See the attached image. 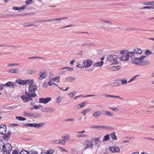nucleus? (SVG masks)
<instances>
[{
  "mask_svg": "<svg viewBox=\"0 0 154 154\" xmlns=\"http://www.w3.org/2000/svg\"><path fill=\"white\" fill-rule=\"evenodd\" d=\"M36 72V71L35 70H28L26 72V73L29 74H35Z\"/></svg>",
  "mask_w": 154,
  "mask_h": 154,
  "instance_id": "473e14b6",
  "label": "nucleus"
},
{
  "mask_svg": "<svg viewBox=\"0 0 154 154\" xmlns=\"http://www.w3.org/2000/svg\"><path fill=\"white\" fill-rule=\"evenodd\" d=\"M20 154H29V152L25 150H22L20 152Z\"/></svg>",
  "mask_w": 154,
  "mask_h": 154,
  "instance_id": "09e8293b",
  "label": "nucleus"
},
{
  "mask_svg": "<svg viewBox=\"0 0 154 154\" xmlns=\"http://www.w3.org/2000/svg\"><path fill=\"white\" fill-rule=\"evenodd\" d=\"M133 63L134 64L137 65H140V60L139 61H133Z\"/></svg>",
  "mask_w": 154,
  "mask_h": 154,
  "instance_id": "5fc2aeb1",
  "label": "nucleus"
},
{
  "mask_svg": "<svg viewBox=\"0 0 154 154\" xmlns=\"http://www.w3.org/2000/svg\"><path fill=\"white\" fill-rule=\"evenodd\" d=\"M135 29L133 28H127L126 29V30L127 31H131V30H135L136 29Z\"/></svg>",
  "mask_w": 154,
  "mask_h": 154,
  "instance_id": "0e129e2a",
  "label": "nucleus"
},
{
  "mask_svg": "<svg viewBox=\"0 0 154 154\" xmlns=\"http://www.w3.org/2000/svg\"><path fill=\"white\" fill-rule=\"evenodd\" d=\"M145 56H143L142 57H135V59L136 60H143L145 58Z\"/></svg>",
  "mask_w": 154,
  "mask_h": 154,
  "instance_id": "72a5a7b5",
  "label": "nucleus"
},
{
  "mask_svg": "<svg viewBox=\"0 0 154 154\" xmlns=\"http://www.w3.org/2000/svg\"><path fill=\"white\" fill-rule=\"evenodd\" d=\"M16 118L17 119L20 121H25L26 120L25 118L23 117L22 116H17L16 117Z\"/></svg>",
  "mask_w": 154,
  "mask_h": 154,
  "instance_id": "c9c22d12",
  "label": "nucleus"
},
{
  "mask_svg": "<svg viewBox=\"0 0 154 154\" xmlns=\"http://www.w3.org/2000/svg\"><path fill=\"white\" fill-rule=\"evenodd\" d=\"M120 85V83L116 82L112 83L111 84V85L113 87L119 86Z\"/></svg>",
  "mask_w": 154,
  "mask_h": 154,
  "instance_id": "2f4dec72",
  "label": "nucleus"
},
{
  "mask_svg": "<svg viewBox=\"0 0 154 154\" xmlns=\"http://www.w3.org/2000/svg\"><path fill=\"white\" fill-rule=\"evenodd\" d=\"M4 86H6L7 87H9L11 88H14L15 86V84L10 82H8L5 84H3Z\"/></svg>",
  "mask_w": 154,
  "mask_h": 154,
  "instance_id": "2eb2a0df",
  "label": "nucleus"
},
{
  "mask_svg": "<svg viewBox=\"0 0 154 154\" xmlns=\"http://www.w3.org/2000/svg\"><path fill=\"white\" fill-rule=\"evenodd\" d=\"M100 139L99 137L95 138L94 139L95 143L96 144H98L100 141Z\"/></svg>",
  "mask_w": 154,
  "mask_h": 154,
  "instance_id": "a18cd8bd",
  "label": "nucleus"
},
{
  "mask_svg": "<svg viewBox=\"0 0 154 154\" xmlns=\"http://www.w3.org/2000/svg\"><path fill=\"white\" fill-rule=\"evenodd\" d=\"M130 52L132 54V55H131L132 57L134 56L135 54H141L142 53V51L141 49L136 48L133 50V52Z\"/></svg>",
  "mask_w": 154,
  "mask_h": 154,
  "instance_id": "9d476101",
  "label": "nucleus"
},
{
  "mask_svg": "<svg viewBox=\"0 0 154 154\" xmlns=\"http://www.w3.org/2000/svg\"><path fill=\"white\" fill-rule=\"evenodd\" d=\"M29 92H26L25 95L21 96V98L25 102L30 100H32V97L37 96L36 94L35 93L36 91L38 89V87L33 84L29 85L28 87Z\"/></svg>",
  "mask_w": 154,
  "mask_h": 154,
  "instance_id": "f257e3e1",
  "label": "nucleus"
},
{
  "mask_svg": "<svg viewBox=\"0 0 154 154\" xmlns=\"http://www.w3.org/2000/svg\"><path fill=\"white\" fill-rule=\"evenodd\" d=\"M101 114V112L100 111H98L93 112L92 114V115L95 118H97L100 116Z\"/></svg>",
  "mask_w": 154,
  "mask_h": 154,
  "instance_id": "4be33fe9",
  "label": "nucleus"
},
{
  "mask_svg": "<svg viewBox=\"0 0 154 154\" xmlns=\"http://www.w3.org/2000/svg\"><path fill=\"white\" fill-rule=\"evenodd\" d=\"M127 81L126 80L123 79L121 81V84L122 85H125L127 84Z\"/></svg>",
  "mask_w": 154,
  "mask_h": 154,
  "instance_id": "49530a36",
  "label": "nucleus"
},
{
  "mask_svg": "<svg viewBox=\"0 0 154 154\" xmlns=\"http://www.w3.org/2000/svg\"><path fill=\"white\" fill-rule=\"evenodd\" d=\"M110 135L109 134H107L104 136L103 141H106L109 140Z\"/></svg>",
  "mask_w": 154,
  "mask_h": 154,
  "instance_id": "c756f323",
  "label": "nucleus"
},
{
  "mask_svg": "<svg viewBox=\"0 0 154 154\" xmlns=\"http://www.w3.org/2000/svg\"><path fill=\"white\" fill-rule=\"evenodd\" d=\"M55 109L50 107H43L42 109V111L43 112H55Z\"/></svg>",
  "mask_w": 154,
  "mask_h": 154,
  "instance_id": "0eeeda50",
  "label": "nucleus"
},
{
  "mask_svg": "<svg viewBox=\"0 0 154 154\" xmlns=\"http://www.w3.org/2000/svg\"><path fill=\"white\" fill-rule=\"evenodd\" d=\"M132 54L130 52H126L125 54L122 55V56L120 58V60L123 62L127 61L129 60V58L132 57Z\"/></svg>",
  "mask_w": 154,
  "mask_h": 154,
  "instance_id": "20e7f679",
  "label": "nucleus"
},
{
  "mask_svg": "<svg viewBox=\"0 0 154 154\" xmlns=\"http://www.w3.org/2000/svg\"><path fill=\"white\" fill-rule=\"evenodd\" d=\"M29 154H38V153L37 152L33 151V150H31L29 152Z\"/></svg>",
  "mask_w": 154,
  "mask_h": 154,
  "instance_id": "680f3d73",
  "label": "nucleus"
},
{
  "mask_svg": "<svg viewBox=\"0 0 154 154\" xmlns=\"http://www.w3.org/2000/svg\"><path fill=\"white\" fill-rule=\"evenodd\" d=\"M64 142L62 141V140L57 139L53 140L52 141V143H54L55 144H61L63 145V143Z\"/></svg>",
  "mask_w": 154,
  "mask_h": 154,
  "instance_id": "a211bd4d",
  "label": "nucleus"
},
{
  "mask_svg": "<svg viewBox=\"0 0 154 154\" xmlns=\"http://www.w3.org/2000/svg\"><path fill=\"white\" fill-rule=\"evenodd\" d=\"M33 82V80H31L30 79H26L24 80V85L26 84L28 85H32Z\"/></svg>",
  "mask_w": 154,
  "mask_h": 154,
  "instance_id": "412c9836",
  "label": "nucleus"
},
{
  "mask_svg": "<svg viewBox=\"0 0 154 154\" xmlns=\"http://www.w3.org/2000/svg\"><path fill=\"white\" fill-rule=\"evenodd\" d=\"M15 82L20 85H24V80L18 79L15 80Z\"/></svg>",
  "mask_w": 154,
  "mask_h": 154,
  "instance_id": "b1692460",
  "label": "nucleus"
},
{
  "mask_svg": "<svg viewBox=\"0 0 154 154\" xmlns=\"http://www.w3.org/2000/svg\"><path fill=\"white\" fill-rule=\"evenodd\" d=\"M150 63L148 60H141L140 65L142 66H144L146 65H150Z\"/></svg>",
  "mask_w": 154,
  "mask_h": 154,
  "instance_id": "6ab92c4d",
  "label": "nucleus"
},
{
  "mask_svg": "<svg viewBox=\"0 0 154 154\" xmlns=\"http://www.w3.org/2000/svg\"><path fill=\"white\" fill-rule=\"evenodd\" d=\"M111 137L113 140H117V136L116 135V133L113 132L112 133L111 135Z\"/></svg>",
  "mask_w": 154,
  "mask_h": 154,
  "instance_id": "bb28decb",
  "label": "nucleus"
},
{
  "mask_svg": "<svg viewBox=\"0 0 154 154\" xmlns=\"http://www.w3.org/2000/svg\"><path fill=\"white\" fill-rule=\"evenodd\" d=\"M104 114L109 116L113 117L114 116V114L111 112H108L107 111H104Z\"/></svg>",
  "mask_w": 154,
  "mask_h": 154,
  "instance_id": "a878e982",
  "label": "nucleus"
},
{
  "mask_svg": "<svg viewBox=\"0 0 154 154\" xmlns=\"http://www.w3.org/2000/svg\"><path fill=\"white\" fill-rule=\"evenodd\" d=\"M53 74L52 73H51V72L49 73V79H52V77L53 76Z\"/></svg>",
  "mask_w": 154,
  "mask_h": 154,
  "instance_id": "774afa93",
  "label": "nucleus"
},
{
  "mask_svg": "<svg viewBox=\"0 0 154 154\" xmlns=\"http://www.w3.org/2000/svg\"><path fill=\"white\" fill-rule=\"evenodd\" d=\"M103 63V62L101 61L94 63V66L96 67H100L102 66Z\"/></svg>",
  "mask_w": 154,
  "mask_h": 154,
  "instance_id": "5701e85b",
  "label": "nucleus"
},
{
  "mask_svg": "<svg viewBox=\"0 0 154 154\" xmlns=\"http://www.w3.org/2000/svg\"><path fill=\"white\" fill-rule=\"evenodd\" d=\"M19 69H10L8 72L12 73L18 74Z\"/></svg>",
  "mask_w": 154,
  "mask_h": 154,
  "instance_id": "dca6fc26",
  "label": "nucleus"
},
{
  "mask_svg": "<svg viewBox=\"0 0 154 154\" xmlns=\"http://www.w3.org/2000/svg\"><path fill=\"white\" fill-rule=\"evenodd\" d=\"M62 141L64 142L63 143V145L65 144L66 140H70V137L69 135H67L64 137H62Z\"/></svg>",
  "mask_w": 154,
  "mask_h": 154,
  "instance_id": "aec40b11",
  "label": "nucleus"
},
{
  "mask_svg": "<svg viewBox=\"0 0 154 154\" xmlns=\"http://www.w3.org/2000/svg\"><path fill=\"white\" fill-rule=\"evenodd\" d=\"M126 52H129L128 51V50H125L123 51H120V53L122 55L125 54L126 53Z\"/></svg>",
  "mask_w": 154,
  "mask_h": 154,
  "instance_id": "13d9d810",
  "label": "nucleus"
},
{
  "mask_svg": "<svg viewBox=\"0 0 154 154\" xmlns=\"http://www.w3.org/2000/svg\"><path fill=\"white\" fill-rule=\"evenodd\" d=\"M63 69H66L68 71H72L73 70V68L70 67H66L62 68Z\"/></svg>",
  "mask_w": 154,
  "mask_h": 154,
  "instance_id": "de8ad7c7",
  "label": "nucleus"
},
{
  "mask_svg": "<svg viewBox=\"0 0 154 154\" xmlns=\"http://www.w3.org/2000/svg\"><path fill=\"white\" fill-rule=\"evenodd\" d=\"M152 52H151L149 50H148L146 51L145 52V54L146 55H149L152 54Z\"/></svg>",
  "mask_w": 154,
  "mask_h": 154,
  "instance_id": "603ef678",
  "label": "nucleus"
},
{
  "mask_svg": "<svg viewBox=\"0 0 154 154\" xmlns=\"http://www.w3.org/2000/svg\"><path fill=\"white\" fill-rule=\"evenodd\" d=\"M6 131V126L5 125H0V134H4Z\"/></svg>",
  "mask_w": 154,
  "mask_h": 154,
  "instance_id": "f8f14e48",
  "label": "nucleus"
},
{
  "mask_svg": "<svg viewBox=\"0 0 154 154\" xmlns=\"http://www.w3.org/2000/svg\"><path fill=\"white\" fill-rule=\"evenodd\" d=\"M139 76L140 75H135L134 77L131 79L130 80L128 81V82L129 83L131 82H132L134 81L137 80V78L139 77Z\"/></svg>",
  "mask_w": 154,
  "mask_h": 154,
  "instance_id": "cd10ccee",
  "label": "nucleus"
},
{
  "mask_svg": "<svg viewBox=\"0 0 154 154\" xmlns=\"http://www.w3.org/2000/svg\"><path fill=\"white\" fill-rule=\"evenodd\" d=\"M25 125L26 126H28L30 127H35L38 128L43 127L45 125V124L43 122L38 124L34 123H33L26 124Z\"/></svg>",
  "mask_w": 154,
  "mask_h": 154,
  "instance_id": "39448f33",
  "label": "nucleus"
},
{
  "mask_svg": "<svg viewBox=\"0 0 154 154\" xmlns=\"http://www.w3.org/2000/svg\"><path fill=\"white\" fill-rule=\"evenodd\" d=\"M141 9H154V7L153 6H145L141 8Z\"/></svg>",
  "mask_w": 154,
  "mask_h": 154,
  "instance_id": "79ce46f5",
  "label": "nucleus"
},
{
  "mask_svg": "<svg viewBox=\"0 0 154 154\" xmlns=\"http://www.w3.org/2000/svg\"><path fill=\"white\" fill-rule=\"evenodd\" d=\"M100 95L103 96H105V97H111L113 98H119L121 100L124 99L123 98L120 97L119 96H117L112 95H108V94H100Z\"/></svg>",
  "mask_w": 154,
  "mask_h": 154,
  "instance_id": "4468645a",
  "label": "nucleus"
},
{
  "mask_svg": "<svg viewBox=\"0 0 154 154\" xmlns=\"http://www.w3.org/2000/svg\"><path fill=\"white\" fill-rule=\"evenodd\" d=\"M76 78L75 77H68L66 78V80L67 82H71L72 81H75L76 80Z\"/></svg>",
  "mask_w": 154,
  "mask_h": 154,
  "instance_id": "f3484780",
  "label": "nucleus"
},
{
  "mask_svg": "<svg viewBox=\"0 0 154 154\" xmlns=\"http://www.w3.org/2000/svg\"><path fill=\"white\" fill-rule=\"evenodd\" d=\"M35 118H38L42 116V114L40 113H34Z\"/></svg>",
  "mask_w": 154,
  "mask_h": 154,
  "instance_id": "ea45409f",
  "label": "nucleus"
},
{
  "mask_svg": "<svg viewBox=\"0 0 154 154\" xmlns=\"http://www.w3.org/2000/svg\"><path fill=\"white\" fill-rule=\"evenodd\" d=\"M52 98L51 97H46L45 98H41L39 99V103H43L46 104L50 101L51 100Z\"/></svg>",
  "mask_w": 154,
  "mask_h": 154,
  "instance_id": "6e6552de",
  "label": "nucleus"
},
{
  "mask_svg": "<svg viewBox=\"0 0 154 154\" xmlns=\"http://www.w3.org/2000/svg\"><path fill=\"white\" fill-rule=\"evenodd\" d=\"M28 58L29 59H34L36 60H39L40 59H43V58L42 57L38 56H36L33 57H29Z\"/></svg>",
  "mask_w": 154,
  "mask_h": 154,
  "instance_id": "4c0bfd02",
  "label": "nucleus"
},
{
  "mask_svg": "<svg viewBox=\"0 0 154 154\" xmlns=\"http://www.w3.org/2000/svg\"><path fill=\"white\" fill-rule=\"evenodd\" d=\"M109 150L112 153L118 152L120 151L119 148L116 146H112L109 147Z\"/></svg>",
  "mask_w": 154,
  "mask_h": 154,
  "instance_id": "9b49d317",
  "label": "nucleus"
},
{
  "mask_svg": "<svg viewBox=\"0 0 154 154\" xmlns=\"http://www.w3.org/2000/svg\"><path fill=\"white\" fill-rule=\"evenodd\" d=\"M27 7L26 5H24L23 6L20 7H18V9L19 10H21L22 9H24L26 8Z\"/></svg>",
  "mask_w": 154,
  "mask_h": 154,
  "instance_id": "4d7b16f0",
  "label": "nucleus"
},
{
  "mask_svg": "<svg viewBox=\"0 0 154 154\" xmlns=\"http://www.w3.org/2000/svg\"><path fill=\"white\" fill-rule=\"evenodd\" d=\"M68 17H63L60 18H57L56 19H53L54 21H55L57 22H58L59 21H61L62 20H64L65 19H68Z\"/></svg>",
  "mask_w": 154,
  "mask_h": 154,
  "instance_id": "393cba45",
  "label": "nucleus"
},
{
  "mask_svg": "<svg viewBox=\"0 0 154 154\" xmlns=\"http://www.w3.org/2000/svg\"><path fill=\"white\" fill-rule=\"evenodd\" d=\"M74 119L72 118H69L67 119H65L63 120V121L64 122H66V121H69V122H72L74 121Z\"/></svg>",
  "mask_w": 154,
  "mask_h": 154,
  "instance_id": "a19ab883",
  "label": "nucleus"
},
{
  "mask_svg": "<svg viewBox=\"0 0 154 154\" xmlns=\"http://www.w3.org/2000/svg\"><path fill=\"white\" fill-rule=\"evenodd\" d=\"M91 110V109H90L88 108V109H86L84 110H83L82 112V113L84 115H85V114L88 112L90 110Z\"/></svg>",
  "mask_w": 154,
  "mask_h": 154,
  "instance_id": "e433bc0d",
  "label": "nucleus"
},
{
  "mask_svg": "<svg viewBox=\"0 0 154 154\" xmlns=\"http://www.w3.org/2000/svg\"><path fill=\"white\" fill-rule=\"evenodd\" d=\"M62 98L60 97H58L57 99V100L56 101V102L57 103H60L62 100Z\"/></svg>",
  "mask_w": 154,
  "mask_h": 154,
  "instance_id": "3c124183",
  "label": "nucleus"
},
{
  "mask_svg": "<svg viewBox=\"0 0 154 154\" xmlns=\"http://www.w3.org/2000/svg\"><path fill=\"white\" fill-rule=\"evenodd\" d=\"M118 58V56L116 55H111L107 57V59L108 61L112 62V64H115L118 63L117 59Z\"/></svg>",
  "mask_w": 154,
  "mask_h": 154,
  "instance_id": "7ed1b4c3",
  "label": "nucleus"
},
{
  "mask_svg": "<svg viewBox=\"0 0 154 154\" xmlns=\"http://www.w3.org/2000/svg\"><path fill=\"white\" fill-rule=\"evenodd\" d=\"M48 83L46 82H45L42 84V86L43 87H47L48 86Z\"/></svg>",
  "mask_w": 154,
  "mask_h": 154,
  "instance_id": "338daca9",
  "label": "nucleus"
},
{
  "mask_svg": "<svg viewBox=\"0 0 154 154\" xmlns=\"http://www.w3.org/2000/svg\"><path fill=\"white\" fill-rule=\"evenodd\" d=\"M31 113H28L26 112H24L23 113V115L28 117H30V116Z\"/></svg>",
  "mask_w": 154,
  "mask_h": 154,
  "instance_id": "bf43d9fd",
  "label": "nucleus"
},
{
  "mask_svg": "<svg viewBox=\"0 0 154 154\" xmlns=\"http://www.w3.org/2000/svg\"><path fill=\"white\" fill-rule=\"evenodd\" d=\"M144 4L146 5H152L154 4V1L150 2H147L145 3Z\"/></svg>",
  "mask_w": 154,
  "mask_h": 154,
  "instance_id": "864d4df0",
  "label": "nucleus"
},
{
  "mask_svg": "<svg viewBox=\"0 0 154 154\" xmlns=\"http://www.w3.org/2000/svg\"><path fill=\"white\" fill-rule=\"evenodd\" d=\"M40 76L39 77L38 79L39 80H42L45 78L47 76L45 70H43L41 71L39 73Z\"/></svg>",
  "mask_w": 154,
  "mask_h": 154,
  "instance_id": "ddd939ff",
  "label": "nucleus"
},
{
  "mask_svg": "<svg viewBox=\"0 0 154 154\" xmlns=\"http://www.w3.org/2000/svg\"><path fill=\"white\" fill-rule=\"evenodd\" d=\"M54 150L53 149H51L50 150H48L46 152V154H53L54 152Z\"/></svg>",
  "mask_w": 154,
  "mask_h": 154,
  "instance_id": "f704fd0d",
  "label": "nucleus"
},
{
  "mask_svg": "<svg viewBox=\"0 0 154 154\" xmlns=\"http://www.w3.org/2000/svg\"><path fill=\"white\" fill-rule=\"evenodd\" d=\"M60 79L59 78V77H55V78H53L52 79V80L53 82H55L57 80H58V82H57V83H58L60 81H59Z\"/></svg>",
  "mask_w": 154,
  "mask_h": 154,
  "instance_id": "052dcab7",
  "label": "nucleus"
},
{
  "mask_svg": "<svg viewBox=\"0 0 154 154\" xmlns=\"http://www.w3.org/2000/svg\"><path fill=\"white\" fill-rule=\"evenodd\" d=\"M87 103L86 102H84L80 104V108H83L85 106V105L86 104H87Z\"/></svg>",
  "mask_w": 154,
  "mask_h": 154,
  "instance_id": "6e6d98bb",
  "label": "nucleus"
},
{
  "mask_svg": "<svg viewBox=\"0 0 154 154\" xmlns=\"http://www.w3.org/2000/svg\"><path fill=\"white\" fill-rule=\"evenodd\" d=\"M102 129H105L106 130H110L112 128V127L111 126L106 125L102 126Z\"/></svg>",
  "mask_w": 154,
  "mask_h": 154,
  "instance_id": "7c9ffc66",
  "label": "nucleus"
},
{
  "mask_svg": "<svg viewBox=\"0 0 154 154\" xmlns=\"http://www.w3.org/2000/svg\"><path fill=\"white\" fill-rule=\"evenodd\" d=\"M3 154H10L11 152L12 146L9 143H5L3 145Z\"/></svg>",
  "mask_w": 154,
  "mask_h": 154,
  "instance_id": "f03ea898",
  "label": "nucleus"
},
{
  "mask_svg": "<svg viewBox=\"0 0 154 154\" xmlns=\"http://www.w3.org/2000/svg\"><path fill=\"white\" fill-rule=\"evenodd\" d=\"M76 92L74 91L73 92H71L68 93L67 95L71 98H72L76 94Z\"/></svg>",
  "mask_w": 154,
  "mask_h": 154,
  "instance_id": "c85d7f7f",
  "label": "nucleus"
},
{
  "mask_svg": "<svg viewBox=\"0 0 154 154\" xmlns=\"http://www.w3.org/2000/svg\"><path fill=\"white\" fill-rule=\"evenodd\" d=\"M93 145V143L91 141L86 140H85L83 144L84 146H85L84 149H86L88 148H92Z\"/></svg>",
  "mask_w": 154,
  "mask_h": 154,
  "instance_id": "423d86ee",
  "label": "nucleus"
},
{
  "mask_svg": "<svg viewBox=\"0 0 154 154\" xmlns=\"http://www.w3.org/2000/svg\"><path fill=\"white\" fill-rule=\"evenodd\" d=\"M109 108L110 109H111L114 111H115V112H117V111H118L119 110V108H117L110 107Z\"/></svg>",
  "mask_w": 154,
  "mask_h": 154,
  "instance_id": "8fccbe9b",
  "label": "nucleus"
},
{
  "mask_svg": "<svg viewBox=\"0 0 154 154\" xmlns=\"http://www.w3.org/2000/svg\"><path fill=\"white\" fill-rule=\"evenodd\" d=\"M92 63V61L90 60H85L82 63L83 67L87 68L90 67Z\"/></svg>",
  "mask_w": 154,
  "mask_h": 154,
  "instance_id": "1a4fd4ad",
  "label": "nucleus"
},
{
  "mask_svg": "<svg viewBox=\"0 0 154 154\" xmlns=\"http://www.w3.org/2000/svg\"><path fill=\"white\" fill-rule=\"evenodd\" d=\"M0 151H3V142H2L1 141L0 142Z\"/></svg>",
  "mask_w": 154,
  "mask_h": 154,
  "instance_id": "e2e57ef3",
  "label": "nucleus"
},
{
  "mask_svg": "<svg viewBox=\"0 0 154 154\" xmlns=\"http://www.w3.org/2000/svg\"><path fill=\"white\" fill-rule=\"evenodd\" d=\"M76 137L78 138L84 137H87V135L83 134H78L76 135Z\"/></svg>",
  "mask_w": 154,
  "mask_h": 154,
  "instance_id": "37998d69",
  "label": "nucleus"
},
{
  "mask_svg": "<svg viewBox=\"0 0 154 154\" xmlns=\"http://www.w3.org/2000/svg\"><path fill=\"white\" fill-rule=\"evenodd\" d=\"M33 1L34 0H28L26 1L25 2L26 5H28L31 4L33 2Z\"/></svg>",
  "mask_w": 154,
  "mask_h": 154,
  "instance_id": "c03bdc74",
  "label": "nucleus"
},
{
  "mask_svg": "<svg viewBox=\"0 0 154 154\" xmlns=\"http://www.w3.org/2000/svg\"><path fill=\"white\" fill-rule=\"evenodd\" d=\"M48 83L49 85L51 86L54 84H55V83L51 82V79H49V81H48Z\"/></svg>",
  "mask_w": 154,
  "mask_h": 154,
  "instance_id": "69168bd1",
  "label": "nucleus"
},
{
  "mask_svg": "<svg viewBox=\"0 0 154 154\" xmlns=\"http://www.w3.org/2000/svg\"><path fill=\"white\" fill-rule=\"evenodd\" d=\"M100 20L103 22L107 23H109L112 24V22L111 21H110L107 20H103V19H100Z\"/></svg>",
  "mask_w": 154,
  "mask_h": 154,
  "instance_id": "58836bf2",
  "label": "nucleus"
}]
</instances>
